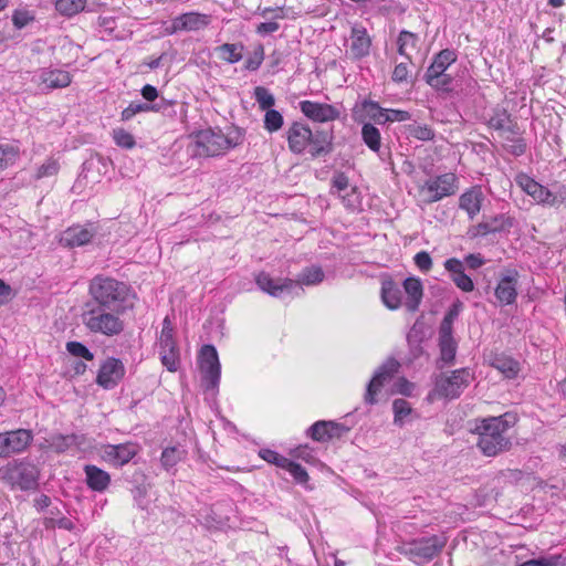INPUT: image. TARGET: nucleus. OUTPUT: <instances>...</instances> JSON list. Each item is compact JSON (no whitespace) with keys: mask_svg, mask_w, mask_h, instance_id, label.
I'll return each instance as SVG.
<instances>
[{"mask_svg":"<svg viewBox=\"0 0 566 566\" xmlns=\"http://www.w3.org/2000/svg\"><path fill=\"white\" fill-rule=\"evenodd\" d=\"M160 359L163 365L169 370V371H177L179 368V350L177 346H174V348H163L160 349Z\"/></svg>","mask_w":566,"mask_h":566,"instance_id":"38","label":"nucleus"},{"mask_svg":"<svg viewBox=\"0 0 566 566\" xmlns=\"http://www.w3.org/2000/svg\"><path fill=\"white\" fill-rule=\"evenodd\" d=\"M67 352L75 357H82L86 360H92L94 358L93 353L80 342H69L66 344Z\"/></svg>","mask_w":566,"mask_h":566,"instance_id":"52","label":"nucleus"},{"mask_svg":"<svg viewBox=\"0 0 566 566\" xmlns=\"http://www.w3.org/2000/svg\"><path fill=\"white\" fill-rule=\"evenodd\" d=\"M93 233L88 229L75 227L67 229L61 239L65 245L81 247L91 241Z\"/></svg>","mask_w":566,"mask_h":566,"instance_id":"32","label":"nucleus"},{"mask_svg":"<svg viewBox=\"0 0 566 566\" xmlns=\"http://www.w3.org/2000/svg\"><path fill=\"white\" fill-rule=\"evenodd\" d=\"M84 471L86 474V483L92 490L97 492L106 490L111 482V476L106 471L91 464L85 465Z\"/></svg>","mask_w":566,"mask_h":566,"instance_id":"27","label":"nucleus"},{"mask_svg":"<svg viewBox=\"0 0 566 566\" xmlns=\"http://www.w3.org/2000/svg\"><path fill=\"white\" fill-rule=\"evenodd\" d=\"M454 61L455 55L452 51L442 50L439 54L436 55L433 62L428 67L426 76L437 77V75H441Z\"/></svg>","mask_w":566,"mask_h":566,"instance_id":"30","label":"nucleus"},{"mask_svg":"<svg viewBox=\"0 0 566 566\" xmlns=\"http://www.w3.org/2000/svg\"><path fill=\"white\" fill-rule=\"evenodd\" d=\"M364 108L366 109L367 114L377 123H385L384 118L386 116V111L382 109L377 103L375 102H366L364 104Z\"/></svg>","mask_w":566,"mask_h":566,"instance_id":"57","label":"nucleus"},{"mask_svg":"<svg viewBox=\"0 0 566 566\" xmlns=\"http://www.w3.org/2000/svg\"><path fill=\"white\" fill-rule=\"evenodd\" d=\"M59 169V163L54 159H49L38 168L35 179H42L45 177L54 176L57 174Z\"/></svg>","mask_w":566,"mask_h":566,"instance_id":"54","label":"nucleus"},{"mask_svg":"<svg viewBox=\"0 0 566 566\" xmlns=\"http://www.w3.org/2000/svg\"><path fill=\"white\" fill-rule=\"evenodd\" d=\"M491 366L506 379H514L521 370L518 361L505 355H495L491 359Z\"/></svg>","mask_w":566,"mask_h":566,"instance_id":"28","label":"nucleus"},{"mask_svg":"<svg viewBox=\"0 0 566 566\" xmlns=\"http://www.w3.org/2000/svg\"><path fill=\"white\" fill-rule=\"evenodd\" d=\"M199 368L206 389L218 387L221 375V366L217 349L213 345H203L199 353Z\"/></svg>","mask_w":566,"mask_h":566,"instance_id":"8","label":"nucleus"},{"mask_svg":"<svg viewBox=\"0 0 566 566\" xmlns=\"http://www.w3.org/2000/svg\"><path fill=\"white\" fill-rule=\"evenodd\" d=\"M343 430L344 427L337 422L321 420L312 424L307 433L313 440L324 442L335 437H340Z\"/></svg>","mask_w":566,"mask_h":566,"instance_id":"22","label":"nucleus"},{"mask_svg":"<svg viewBox=\"0 0 566 566\" xmlns=\"http://www.w3.org/2000/svg\"><path fill=\"white\" fill-rule=\"evenodd\" d=\"M472 374L468 368L453 370L451 375H441L436 382V390L440 396L454 399L470 385Z\"/></svg>","mask_w":566,"mask_h":566,"instance_id":"9","label":"nucleus"},{"mask_svg":"<svg viewBox=\"0 0 566 566\" xmlns=\"http://www.w3.org/2000/svg\"><path fill=\"white\" fill-rule=\"evenodd\" d=\"M86 6V0H56L55 9L59 13L65 17H73L83 11Z\"/></svg>","mask_w":566,"mask_h":566,"instance_id":"37","label":"nucleus"},{"mask_svg":"<svg viewBox=\"0 0 566 566\" xmlns=\"http://www.w3.org/2000/svg\"><path fill=\"white\" fill-rule=\"evenodd\" d=\"M403 289L408 295L407 301L405 303L406 307L410 312H416L420 305L423 295L421 281L416 277H408L403 281Z\"/></svg>","mask_w":566,"mask_h":566,"instance_id":"26","label":"nucleus"},{"mask_svg":"<svg viewBox=\"0 0 566 566\" xmlns=\"http://www.w3.org/2000/svg\"><path fill=\"white\" fill-rule=\"evenodd\" d=\"M260 457L269 463L275 464L279 468L285 469L290 459L279 454L277 452L270 449H262Z\"/></svg>","mask_w":566,"mask_h":566,"instance_id":"51","label":"nucleus"},{"mask_svg":"<svg viewBox=\"0 0 566 566\" xmlns=\"http://www.w3.org/2000/svg\"><path fill=\"white\" fill-rule=\"evenodd\" d=\"M243 49L242 43H223L217 46L214 52L219 60L233 64L242 60Z\"/></svg>","mask_w":566,"mask_h":566,"instance_id":"31","label":"nucleus"},{"mask_svg":"<svg viewBox=\"0 0 566 566\" xmlns=\"http://www.w3.org/2000/svg\"><path fill=\"white\" fill-rule=\"evenodd\" d=\"M283 125V116L275 109H268L264 116V127L269 132H276Z\"/></svg>","mask_w":566,"mask_h":566,"instance_id":"46","label":"nucleus"},{"mask_svg":"<svg viewBox=\"0 0 566 566\" xmlns=\"http://www.w3.org/2000/svg\"><path fill=\"white\" fill-rule=\"evenodd\" d=\"M402 292L400 287L391 280L382 282L381 298L385 305L390 310H397L401 305Z\"/></svg>","mask_w":566,"mask_h":566,"instance_id":"29","label":"nucleus"},{"mask_svg":"<svg viewBox=\"0 0 566 566\" xmlns=\"http://www.w3.org/2000/svg\"><path fill=\"white\" fill-rule=\"evenodd\" d=\"M19 157V149L11 145H0V170L14 164Z\"/></svg>","mask_w":566,"mask_h":566,"instance_id":"42","label":"nucleus"},{"mask_svg":"<svg viewBox=\"0 0 566 566\" xmlns=\"http://www.w3.org/2000/svg\"><path fill=\"white\" fill-rule=\"evenodd\" d=\"M264 60V48L263 45H258L251 56H249L245 61V69L249 71H255L260 67Z\"/></svg>","mask_w":566,"mask_h":566,"instance_id":"53","label":"nucleus"},{"mask_svg":"<svg viewBox=\"0 0 566 566\" xmlns=\"http://www.w3.org/2000/svg\"><path fill=\"white\" fill-rule=\"evenodd\" d=\"M505 227L504 216H496L490 221H483L470 230L472 237L486 235L503 230Z\"/></svg>","mask_w":566,"mask_h":566,"instance_id":"34","label":"nucleus"},{"mask_svg":"<svg viewBox=\"0 0 566 566\" xmlns=\"http://www.w3.org/2000/svg\"><path fill=\"white\" fill-rule=\"evenodd\" d=\"M452 281L463 292H471L474 289L472 279L467 275L464 271L462 273H458Z\"/></svg>","mask_w":566,"mask_h":566,"instance_id":"58","label":"nucleus"},{"mask_svg":"<svg viewBox=\"0 0 566 566\" xmlns=\"http://www.w3.org/2000/svg\"><path fill=\"white\" fill-rule=\"evenodd\" d=\"M40 81L46 88H63L71 84V75L63 70H43Z\"/></svg>","mask_w":566,"mask_h":566,"instance_id":"25","label":"nucleus"},{"mask_svg":"<svg viewBox=\"0 0 566 566\" xmlns=\"http://www.w3.org/2000/svg\"><path fill=\"white\" fill-rule=\"evenodd\" d=\"M39 474L38 467L28 460L14 461L0 470L3 481L23 491L38 486Z\"/></svg>","mask_w":566,"mask_h":566,"instance_id":"6","label":"nucleus"},{"mask_svg":"<svg viewBox=\"0 0 566 566\" xmlns=\"http://www.w3.org/2000/svg\"><path fill=\"white\" fill-rule=\"evenodd\" d=\"M517 185L536 202L554 206L557 202V197L549 191L546 187L539 185L537 181L527 175H518L516 177Z\"/></svg>","mask_w":566,"mask_h":566,"instance_id":"12","label":"nucleus"},{"mask_svg":"<svg viewBox=\"0 0 566 566\" xmlns=\"http://www.w3.org/2000/svg\"><path fill=\"white\" fill-rule=\"evenodd\" d=\"M312 129L302 123H293L287 130L289 148L294 154H301L310 146Z\"/></svg>","mask_w":566,"mask_h":566,"instance_id":"16","label":"nucleus"},{"mask_svg":"<svg viewBox=\"0 0 566 566\" xmlns=\"http://www.w3.org/2000/svg\"><path fill=\"white\" fill-rule=\"evenodd\" d=\"M239 144L237 139L223 135L221 132L206 129L199 132L189 148L193 157H214Z\"/></svg>","mask_w":566,"mask_h":566,"instance_id":"5","label":"nucleus"},{"mask_svg":"<svg viewBox=\"0 0 566 566\" xmlns=\"http://www.w3.org/2000/svg\"><path fill=\"white\" fill-rule=\"evenodd\" d=\"M516 566H566V557L562 554H549L538 558L528 559Z\"/></svg>","mask_w":566,"mask_h":566,"instance_id":"36","label":"nucleus"},{"mask_svg":"<svg viewBox=\"0 0 566 566\" xmlns=\"http://www.w3.org/2000/svg\"><path fill=\"white\" fill-rule=\"evenodd\" d=\"M124 374L125 367L123 363L117 358L111 357L101 365L96 382L105 389H111L118 384Z\"/></svg>","mask_w":566,"mask_h":566,"instance_id":"11","label":"nucleus"},{"mask_svg":"<svg viewBox=\"0 0 566 566\" xmlns=\"http://www.w3.org/2000/svg\"><path fill=\"white\" fill-rule=\"evenodd\" d=\"M6 436H8V441L10 443V450L12 453L23 451L32 440L31 431L25 429L6 432Z\"/></svg>","mask_w":566,"mask_h":566,"instance_id":"33","label":"nucleus"},{"mask_svg":"<svg viewBox=\"0 0 566 566\" xmlns=\"http://www.w3.org/2000/svg\"><path fill=\"white\" fill-rule=\"evenodd\" d=\"M489 126L500 133L505 140H510L511 136L518 135L517 124L511 118V115L504 111H495L489 119Z\"/></svg>","mask_w":566,"mask_h":566,"instance_id":"18","label":"nucleus"},{"mask_svg":"<svg viewBox=\"0 0 566 566\" xmlns=\"http://www.w3.org/2000/svg\"><path fill=\"white\" fill-rule=\"evenodd\" d=\"M33 20V17L25 10H17L12 15V22L15 28L22 29Z\"/></svg>","mask_w":566,"mask_h":566,"instance_id":"59","label":"nucleus"},{"mask_svg":"<svg viewBox=\"0 0 566 566\" xmlns=\"http://www.w3.org/2000/svg\"><path fill=\"white\" fill-rule=\"evenodd\" d=\"M410 119V114L400 109H387L384 122H406Z\"/></svg>","mask_w":566,"mask_h":566,"instance_id":"61","label":"nucleus"},{"mask_svg":"<svg viewBox=\"0 0 566 566\" xmlns=\"http://www.w3.org/2000/svg\"><path fill=\"white\" fill-rule=\"evenodd\" d=\"M323 279L324 273L321 268H308L302 272L300 282L306 285H313L322 282Z\"/></svg>","mask_w":566,"mask_h":566,"instance_id":"47","label":"nucleus"},{"mask_svg":"<svg viewBox=\"0 0 566 566\" xmlns=\"http://www.w3.org/2000/svg\"><path fill=\"white\" fill-rule=\"evenodd\" d=\"M333 188H335L338 192L345 191L349 186V180L347 176L343 172H337L334 175L332 179Z\"/></svg>","mask_w":566,"mask_h":566,"instance_id":"63","label":"nucleus"},{"mask_svg":"<svg viewBox=\"0 0 566 566\" xmlns=\"http://www.w3.org/2000/svg\"><path fill=\"white\" fill-rule=\"evenodd\" d=\"M408 66L406 63H399L395 66L392 72V81L397 83H401L407 81L408 77Z\"/></svg>","mask_w":566,"mask_h":566,"instance_id":"64","label":"nucleus"},{"mask_svg":"<svg viewBox=\"0 0 566 566\" xmlns=\"http://www.w3.org/2000/svg\"><path fill=\"white\" fill-rule=\"evenodd\" d=\"M284 470L289 471L298 483H306L308 480L306 470L301 464L295 463L292 460L287 462Z\"/></svg>","mask_w":566,"mask_h":566,"instance_id":"55","label":"nucleus"},{"mask_svg":"<svg viewBox=\"0 0 566 566\" xmlns=\"http://www.w3.org/2000/svg\"><path fill=\"white\" fill-rule=\"evenodd\" d=\"M510 415L490 417L476 422L473 432L479 436L476 447L485 457H495L511 449L512 442L506 432L514 421Z\"/></svg>","mask_w":566,"mask_h":566,"instance_id":"1","label":"nucleus"},{"mask_svg":"<svg viewBox=\"0 0 566 566\" xmlns=\"http://www.w3.org/2000/svg\"><path fill=\"white\" fill-rule=\"evenodd\" d=\"M416 265L423 272H428L432 266V260L426 251L418 252L415 255Z\"/></svg>","mask_w":566,"mask_h":566,"instance_id":"60","label":"nucleus"},{"mask_svg":"<svg viewBox=\"0 0 566 566\" xmlns=\"http://www.w3.org/2000/svg\"><path fill=\"white\" fill-rule=\"evenodd\" d=\"M302 113L314 122H328L338 117L339 113L329 104L316 103L312 101H302L300 103Z\"/></svg>","mask_w":566,"mask_h":566,"instance_id":"14","label":"nucleus"},{"mask_svg":"<svg viewBox=\"0 0 566 566\" xmlns=\"http://www.w3.org/2000/svg\"><path fill=\"white\" fill-rule=\"evenodd\" d=\"M439 347L441 360H443L447 364L452 363L455 358L457 352V343L454 342V339H440Z\"/></svg>","mask_w":566,"mask_h":566,"instance_id":"44","label":"nucleus"},{"mask_svg":"<svg viewBox=\"0 0 566 566\" xmlns=\"http://www.w3.org/2000/svg\"><path fill=\"white\" fill-rule=\"evenodd\" d=\"M392 410L395 416L394 423L399 427H402L406 423V421L409 420V417L412 416V408L410 403L402 398L394 400Z\"/></svg>","mask_w":566,"mask_h":566,"instance_id":"35","label":"nucleus"},{"mask_svg":"<svg viewBox=\"0 0 566 566\" xmlns=\"http://www.w3.org/2000/svg\"><path fill=\"white\" fill-rule=\"evenodd\" d=\"M119 311H109L98 304H86L82 314L83 324L93 333L106 336L119 334L124 324L118 317Z\"/></svg>","mask_w":566,"mask_h":566,"instance_id":"4","label":"nucleus"},{"mask_svg":"<svg viewBox=\"0 0 566 566\" xmlns=\"http://www.w3.org/2000/svg\"><path fill=\"white\" fill-rule=\"evenodd\" d=\"M444 268L451 273L452 279L457 276L458 273H462L464 271L463 263L455 258L448 259L444 263Z\"/></svg>","mask_w":566,"mask_h":566,"instance_id":"62","label":"nucleus"},{"mask_svg":"<svg viewBox=\"0 0 566 566\" xmlns=\"http://www.w3.org/2000/svg\"><path fill=\"white\" fill-rule=\"evenodd\" d=\"M417 35L409 31H401L398 36V52L409 59V49H415Z\"/></svg>","mask_w":566,"mask_h":566,"instance_id":"40","label":"nucleus"},{"mask_svg":"<svg viewBox=\"0 0 566 566\" xmlns=\"http://www.w3.org/2000/svg\"><path fill=\"white\" fill-rule=\"evenodd\" d=\"M409 135L419 140H431L434 137L433 130L428 125L412 124L408 126Z\"/></svg>","mask_w":566,"mask_h":566,"instance_id":"48","label":"nucleus"},{"mask_svg":"<svg viewBox=\"0 0 566 566\" xmlns=\"http://www.w3.org/2000/svg\"><path fill=\"white\" fill-rule=\"evenodd\" d=\"M256 284L262 291L272 296H280L284 291H290L292 287L301 289L297 282L287 279L273 280L266 273H260L256 276Z\"/></svg>","mask_w":566,"mask_h":566,"instance_id":"21","label":"nucleus"},{"mask_svg":"<svg viewBox=\"0 0 566 566\" xmlns=\"http://www.w3.org/2000/svg\"><path fill=\"white\" fill-rule=\"evenodd\" d=\"M399 363L395 358H388L375 371L373 378L367 385L365 394V402L369 405L376 403V395L380 391L382 386L389 381L399 369Z\"/></svg>","mask_w":566,"mask_h":566,"instance_id":"10","label":"nucleus"},{"mask_svg":"<svg viewBox=\"0 0 566 566\" xmlns=\"http://www.w3.org/2000/svg\"><path fill=\"white\" fill-rule=\"evenodd\" d=\"M128 289L123 282L104 276H96L90 284L92 301L86 304H98L109 311H120L126 300Z\"/></svg>","mask_w":566,"mask_h":566,"instance_id":"2","label":"nucleus"},{"mask_svg":"<svg viewBox=\"0 0 566 566\" xmlns=\"http://www.w3.org/2000/svg\"><path fill=\"white\" fill-rule=\"evenodd\" d=\"M371 39L363 27H353L350 32L349 53L353 59L367 56L370 51Z\"/></svg>","mask_w":566,"mask_h":566,"instance_id":"20","label":"nucleus"},{"mask_svg":"<svg viewBox=\"0 0 566 566\" xmlns=\"http://www.w3.org/2000/svg\"><path fill=\"white\" fill-rule=\"evenodd\" d=\"M154 109L155 107L149 104L133 102L122 112V119L129 120L138 113L149 112Z\"/></svg>","mask_w":566,"mask_h":566,"instance_id":"50","label":"nucleus"},{"mask_svg":"<svg viewBox=\"0 0 566 566\" xmlns=\"http://www.w3.org/2000/svg\"><path fill=\"white\" fill-rule=\"evenodd\" d=\"M517 272L510 271L500 279L495 289V296L501 304L510 305L515 302L517 296Z\"/></svg>","mask_w":566,"mask_h":566,"instance_id":"17","label":"nucleus"},{"mask_svg":"<svg viewBox=\"0 0 566 566\" xmlns=\"http://www.w3.org/2000/svg\"><path fill=\"white\" fill-rule=\"evenodd\" d=\"M210 23L211 15L198 12H188L180 14L172 20V29L174 31H199L208 27Z\"/></svg>","mask_w":566,"mask_h":566,"instance_id":"15","label":"nucleus"},{"mask_svg":"<svg viewBox=\"0 0 566 566\" xmlns=\"http://www.w3.org/2000/svg\"><path fill=\"white\" fill-rule=\"evenodd\" d=\"M254 97L260 108L263 111L270 109L275 103L274 96L263 86H256L254 88Z\"/></svg>","mask_w":566,"mask_h":566,"instance_id":"43","label":"nucleus"},{"mask_svg":"<svg viewBox=\"0 0 566 566\" xmlns=\"http://www.w3.org/2000/svg\"><path fill=\"white\" fill-rule=\"evenodd\" d=\"M426 81L430 86L434 88L449 91L452 77L443 72L441 75H437V77L426 76Z\"/></svg>","mask_w":566,"mask_h":566,"instance_id":"56","label":"nucleus"},{"mask_svg":"<svg viewBox=\"0 0 566 566\" xmlns=\"http://www.w3.org/2000/svg\"><path fill=\"white\" fill-rule=\"evenodd\" d=\"M361 135L365 144L374 151L380 148V133L371 124H365L361 129Z\"/></svg>","mask_w":566,"mask_h":566,"instance_id":"39","label":"nucleus"},{"mask_svg":"<svg viewBox=\"0 0 566 566\" xmlns=\"http://www.w3.org/2000/svg\"><path fill=\"white\" fill-rule=\"evenodd\" d=\"M113 138L115 140V144L119 147L130 149L135 146L134 136L123 128L114 129Z\"/></svg>","mask_w":566,"mask_h":566,"instance_id":"49","label":"nucleus"},{"mask_svg":"<svg viewBox=\"0 0 566 566\" xmlns=\"http://www.w3.org/2000/svg\"><path fill=\"white\" fill-rule=\"evenodd\" d=\"M137 453V447L133 443L107 444L103 447V459L114 465L122 467L128 463Z\"/></svg>","mask_w":566,"mask_h":566,"instance_id":"13","label":"nucleus"},{"mask_svg":"<svg viewBox=\"0 0 566 566\" xmlns=\"http://www.w3.org/2000/svg\"><path fill=\"white\" fill-rule=\"evenodd\" d=\"M447 538L442 535L431 534L412 539L401 541L397 551L412 560L422 565L432 560L446 545Z\"/></svg>","mask_w":566,"mask_h":566,"instance_id":"3","label":"nucleus"},{"mask_svg":"<svg viewBox=\"0 0 566 566\" xmlns=\"http://www.w3.org/2000/svg\"><path fill=\"white\" fill-rule=\"evenodd\" d=\"M177 346L174 339V328L171 326V322L168 316L164 318L163 328L159 337V347L163 348H174Z\"/></svg>","mask_w":566,"mask_h":566,"instance_id":"41","label":"nucleus"},{"mask_svg":"<svg viewBox=\"0 0 566 566\" xmlns=\"http://www.w3.org/2000/svg\"><path fill=\"white\" fill-rule=\"evenodd\" d=\"M458 190V177L447 172L424 181L419 188V196L424 203H433L444 197L453 196Z\"/></svg>","mask_w":566,"mask_h":566,"instance_id":"7","label":"nucleus"},{"mask_svg":"<svg viewBox=\"0 0 566 566\" xmlns=\"http://www.w3.org/2000/svg\"><path fill=\"white\" fill-rule=\"evenodd\" d=\"M333 139L332 129L312 130V137L310 139L311 156L316 158L329 154L333 150Z\"/></svg>","mask_w":566,"mask_h":566,"instance_id":"19","label":"nucleus"},{"mask_svg":"<svg viewBox=\"0 0 566 566\" xmlns=\"http://www.w3.org/2000/svg\"><path fill=\"white\" fill-rule=\"evenodd\" d=\"M483 198L480 188H471L460 196L459 207L468 213L470 220H473L481 211Z\"/></svg>","mask_w":566,"mask_h":566,"instance_id":"23","label":"nucleus"},{"mask_svg":"<svg viewBox=\"0 0 566 566\" xmlns=\"http://www.w3.org/2000/svg\"><path fill=\"white\" fill-rule=\"evenodd\" d=\"M182 452L176 448H166L161 453V464L166 470L175 467L181 460Z\"/></svg>","mask_w":566,"mask_h":566,"instance_id":"45","label":"nucleus"},{"mask_svg":"<svg viewBox=\"0 0 566 566\" xmlns=\"http://www.w3.org/2000/svg\"><path fill=\"white\" fill-rule=\"evenodd\" d=\"M85 443L83 434H55L49 440V447L56 453H63L72 448H82Z\"/></svg>","mask_w":566,"mask_h":566,"instance_id":"24","label":"nucleus"}]
</instances>
